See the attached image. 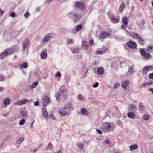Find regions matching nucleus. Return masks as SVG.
Here are the masks:
<instances>
[{"label":"nucleus","instance_id":"f257e3e1","mask_svg":"<svg viewBox=\"0 0 153 153\" xmlns=\"http://www.w3.org/2000/svg\"><path fill=\"white\" fill-rule=\"evenodd\" d=\"M100 129L105 133L112 131L114 129V125L112 123H104L101 126Z\"/></svg>","mask_w":153,"mask_h":153},{"label":"nucleus","instance_id":"f03ea898","mask_svg":"<svg viewBox=\"0 0 153 153\" xmlns=\"http://www.w3.org/2000/svg\"><path fill=\"white\" fill-rule=\"evenodd\" d=\"M67 16L69 18L73 19V22L75 23H77L81 18V15L74 10L68 13Z\"/></svg>","mask_w":153,"mask_h":153},{"label":"nucleus","instance_id":"7ed1b4c3","mask_svg":"<svg viewBox=\"0 0 153 153\" xmlns=\"http://www.w3.org/2000/svg\"><path fill=\"white\" fill-rule=\"evenodd\" d=\"M14 52V50L13 49L7 48L0 54V59H3L7 56L13 53Z\"/></svg>","mask_w":153,"mask_h":153},{"label":"nucleus","instance_id":"20e7f679","mask_svg":"<svg viewBox=\"0 0 153 153\" xmlns=\"http://www.w3.org/2000/svg\"><path fill=\"white\" fill-rule=\"evenodd\" d=\"M74 6L76 8H78L81 10H83L85 8V5L84 3L82 1H79L76 2Z\"/></svg>","mask_w":153,"mask_h":153},{"label":"nucleus","instance_id":"39448f33","mask_svg":"<svg viewBox=\"0 0 153 153\" xmlns=\"http://www.w3.org/2000/svg\"><path fill=\"white\" fill-rule=\"evenodd\" d=\"M43 102V105L44 107H45L47 105L50 103L51 102V100L47 95L45 96L42 98Z\"/></svg>","mask_w":153,"mask_h":153},{"label":"nucleus","instance_id":"423d86ee","mask_svg":"<svg viewBox=\"0 0 153 153\" xmlns=\"http://www.w3.org/2000/svg\"><path fill=\"white\" fill-rule=\"evenodd\" d=\"M140 53L141 55L146 59H148L150 57V54L149 53H146V51L144 49H142L140 50Z\"/></svg>","mask_w":153,"mask_h":153},{"label":"nucleus","instance_id":"0eeeda50","mask_svg":"<svg viewBox=\"0 0 153 153\" xmlns=\"http://www.w3.org/2000/svg\"><path fill=\"white\" fill-rule=\"evenodd\" d=\"M30 42V40L29 39H26L24 41L22 45L23 50V51H25L26 48L29 45Z\"/></svg>","mask_w":153,"mask_h":153},{"label":"nucleus","instance_id":"6e6552de","mask_svg":"<svg viewBox=\"0 0 153 153\" xmlns=\"http://www.w3.org/2000/svg\"><path fill=\"white\" fill-rule=\"evenodd\" d=\"M52 38V36L50 33H48L45 35L44 37V39L42 40L44 42L47 43L48 41L50 40V39Z\"/></svg>","mask_w":153,"mask_h":153},{"label":"nucleus","instance_id":"1a4fd4ad","mask_svg":"<svg viewBox=\"0 0 153 153\" xmlns=\"http://www.w3.org/2000/svg\"><path fill=\"white\" fill-rule=\"evenodd\" d=\"M127 44L129 48L132 49H134L136 47V44L135 42L132 41L128 42Z\"/></svg>","mask_w":153,"mask_h":153},{"label":"nucleus","instance_id":"9d476101","mask_svg":"<svg viewBox=\"0 0 153 153\" xmlns=\"http://www.w3.org/2000/svg\"><path fill=\"white\" fill-rule=\"evenodd\" d=\"M20 113L22 118H27V113L25 109H22L20 111Z\"/></svg>","mask_w":153,"mask_h":153},{"label":"nucleus","instance_id":"9b49d317","mask_svg":"<svg viewBox=\"0 0 153 153\" xmlns=\"http://www.w3.org/2000/svg\"><path fill=\"white\" fill-rule=\"evenodd\" d=\"M111 34L105 31H102L100 34V37L101 38L104 39L110 36Z\"/></svg>","mask_w":153,"mask_h":153},{"label":"nucleus","instance_id":"f8f14e48","mask_svg":"<svg viewBox=\"0 0 153 153\" xmlns=\"http://www.w3.org/2000/svg\"><path fill=\"white\" fill-rule=\"evenodd\" d=\"M137 108L136 106L133 104H130L128 107V110L130 111L133 112L135 111Z\"/></svg>","mask_w":153,"mask_h":153},{"label":"nucleus","instance_id":"ddd939ff","mask_svg":"<svg viewBox=\"0 0 153 153\" xmlns=\"http://www.w3.org/2000/svg\"><path fill=\"white\" fill-rule=\"evenodd\" d=\"M27 99H24L23 100H21L20 101L14 103L15 105H22L25 104L27 102Z\"/></svg>","mask_w":153,"mask_h":153},{"label":"nucleus","instance_id":"4468645a","mask_svg":"<svg viewBox=\"0 0 153 153\" xmlns=\"http://www.w3.org/2000/svg\"><path fill=\"white\" fill-rule=\"evenodd\" d=\"M129 34L130 36L135 39H138L140 36L135 32H129Z\"/></svg>","mask_w":153,"mask_h":153},{"label":"nucleus","instance_id":"2eb2a0df","mask_svg":"<svg viewBox=\"0 0 153 153\" xmlns=\"http://www.w3.org/2000/svg\"><path fill=\"white\" fill-rule=\"evenodd\" d=\"M82 48L83 50H87L88 48V42L86 41H83L82 42Z\"/></svg>","mask_w":153,"mask_h":153},{"label":"nucleus","instance_id":"dca6fc26","mask_svg":"<svg viewBox=\"0 0 153 153\" xmlns=\"http://www.w3.org/2000/svg\"><path fill=\"white\" fill-rule=\"evenodd\" d=\"M47 56V50L46 49L44 50L41 52L40 56L42 59H45Z\"/></svg>","mask_w":153,"mask_h":153},{"label":"nucleus","instance_id":"f3484780","mask_svg":"<svg viewBox=\"0 0 153 153\" xmlns=\"http://www.w3.org/2000/svg\"><path fill=\"white\" fill-rule=\"evenodd\" d=\"M82 72L85 74L84 77H86L88 71V68L87 67L85 64L83 65L82 67Z\"/></svg>","mask_w":153,"mask_h":153},{"label":"nucleus","instance_id":"a211bd4d","mask_svg":"<svg viewBox=\"0 0 153 153\" xmlns=\"http://www.w3.org/2000/svg\"><path fill=\"white\" fill-rule=\"evenodd\" d=\"M82 27V24H79L77 25L76 28L75 30L72 31V32L74 33H76L77 32L79 31Z\"/></svg>","mask_w":153,"mask_h":153},{"label":"nucleus","instance_id":"6ab92c4d","mask_svg":"<svg viewBox=\"0 0 153 153\" xmlns=\"http://www.w3.org/2000/svg\"><path fill=\"white\" fill-rule=\"evenodd\" d=\"M60 92L61 95H62L64 98H66L67 97V92L65 90L61 88L60 90Z\"/></svg>","mask_w":153,"mask_h":153},{"label":"nucleus","instance_id":"aec40b11","mask_svg":"<svg viewBox=\"0 0 153 153\" xmlns=\"http://www.w3.org/2000/svg\"><path fill=\"white\" fill-rule=\"evenodd\" d=\"M104 71V68L102 67H100L98 68L97 70V72L98 74L101 75L103 74Z\"/></svg>","mask_w":153,"mask_h":153},{"label":"nucleus","instance_id":"412c9836","mask_svg":"<svg viewBox=\"0 0 153 153\" xmlns=\"http://www.w3.org/2000/svg\"><path fill=\"white\" fill-rule=\"evenodd\" d=\"M42 115L43 117L45 118L48 117V113L47 112V109L45 107H44V108L42 110Z\"/></svg>","mask_w":153,"mask_h":153},{"label":"nucleus","instance_id":"4be33fe9","mask_svg":"<svg viewBox=\"0 0 153 153\" xmlns=\"http://www.w3.org/2000/svg\"><path fill=\"white\" fill-rule=\"evenodd\" d=\"M153 67L152 66H145L143 69V72L146 73V72L149 71L150 70L153 69Z\"/></svg>","mask_w":153,"mask_h":153},{"label":"nucleus","instance_id":"5701e85b","mask_svg":"<svg viewBox=\"0 0 153 153\" xmlns=\"http://www.w3.org/2000/svg\"><path fill=\"white\" fill-rule=\"evenodd\" d=\"M129 84V81L128 80H126L125 81L122 82V86L123 88L125 90Z\"/></svg>","mask_w":153,"mask_h":153},{"label":"nucleus","instance_id":"b1692460","mask_svg":"<svg viewBox=\"0 0 153 153\" xmlns=\"http://www.w3.org/2000/svg\"><path fill=\"white\" fill-rule=\"evenodd\" d=\"M127 115L129 118L131 119H134L135 117V114L133 112H128Z\"/></svg>","mask_w":153,"mask_h":153},{"label":"nucleus","instance_id":"393cba45","mask_svg":"<svg viewBox=\"0 0 153 153\" xmlns=\"http://www.w3.org/2000/svg\"><path fill=\"white\" fill-rule=\"evenodd\" d=\"M59 112L60 114L63 116H65L68 114L67 111L64 110V109L60 110Z\"/></svg>","mask_w":153,"mask_h":153},{"label":"nucleus","instance_id":"a878e982","mask_svg":"<svg viewBox=\"0 0 153 153\" xmlns=\"http://www.w3.org/2000/svg\"><path fill=\"white\" fill-rule=\"evenodd\" d=\"M38 82L37 81H36L34 82L33 84L30 85L29 88L30 89H33L38 85Z\"/></svg>","mask_w":153,"mask_h":153},{"label":"nucleus","instance_id":"bb28decb","mask_svg":"<svg viewBox=\"0 0 153 153\" xmlns=\"http://www.w3.org/2000/svg\"><path fill=\"white\" fill-rule=\"evenodd\" d=\"M81 113L84 115H88V112L86 109L84 108H82L81 109Z\"/></svg>","mask_w":153,"mask_h":153},{"label":"nucleus","instance_id":"cd10ccee","mask_svg":"<svg viewBox=\"0 0 153 153\" xmlns=\"http://www.w3.org/2000/svg\"><path fill=\"white\" fill-rule=\"evenodd\" d=\"M73 106V105L71 103H69L66 104L64 107V108L65 109H68Z\"/></svg>","mask_w":153,"mask_h":153},{"label":"nucleus","instance_id":"c85d7f7f","mask_svg":"<svg viewBox=\"0 0 153 153\" xmlns=\"http://www.w3.org/2000/svg\"><path fill=\"white\" fill-rule=\"evenodd\" d=\"M138 147V145L137 144H134V145H131L130 146V149L132 151L136 149Z\"/></svg>","mask_w":153,"mask_h":153},{"label":"nucleus","instance_id":"c756f323","mask_svg":"<svg viewBox=\"0 0 153 153\" xmlns=\"http://www.w3.org/2000/svg\"><path fill=\"white\" fill-rule=\"evenodd\" d=\"M125 6L126 5L124 3L120 5L119 8V10L121 13H122L123 12Z\"/></svg>","mask_w":153,"mask_h":153},{"label":"nucleus","instance_id":"7c9ffc66","mask_svg":"<svg viewBox=\"0 0 153 153\" xmlns=\"http://www.w3.org/2000/svg\"><path fill=\"white\" fill-rule=\"evenodd\" d=\"M24 138L21 137L20 138H19L17 140L16 143L17 144H18L19 145L24 140Z\"/></svg>","mask_w":153,"mask_h":153},{"label":"nucleus","instance_id":"2f4dec72","mask_svg":"<svg viewBox=\"0 0 153 153\" xmlns=\"http://www.w3.org/2000/svg\"><path fill=\"white\" fill-rule=\"evenodd\" d=\"M110 18L111 22L113 23H116L118 22H119V19L117 18H111V17H110Z\"/></svg>","mask_w":153,"mask_h":153},{"label":"nucleus","instance_id":"473e14b6","mask_svg":"<svg viewBox=\"0 0 153 153\" xmlns=\"http://www.w3.org/2000/svg\"><path fill=\"white\" fill-rule=\"evenodd\" d=\"M139 108L140 110L142 111L145 109V106L142 103H141L139 104Z\"/></svg>","mask_w":153,"mask_h":153},{"label":"nucleus","instance_id":"72a5a7b5","mask_svg":"<svg viewBox=\"0 0 153 153\" xmlns=\"http://www.w3.org/2000/svg\"><path fill=\"white\" fill-rule=\"evenodd\" d=\"M122 22L125 25H127L128 24L127 21V18L126 17H123L122 19Z\"/></svg>","mask_w":153,"mask_h":153},{"label":"nucleus","instance_id":"f704fd0d","mask_svg":"<svg viewBox=\"0 0 153 153\" xmlns=\"http://www.w3.org/2000/svg\"><path fill=\"white\" fill-rule=\"evenodd\" d=\"M76 146L79 148L82 149L84 146V145L83 143H78L76 144Z\"/></svg>","mask_w":153,"mask_h":153},{"label":"nucleus","instance_id":"c9c22d12","mask_svg":"<svg viewBox=\"0 0 153 153\" xmlns=\"http://www.w3.org/2000/svg\"><path fill=\"white\" fill-rule=\"evenodd\" d=\"M10 101V98H7L5 99L4 101V104L5 105L9 104Z\"/></svg>","mask_w":153,"mask_h":153},{"label":"nucleus","instance_id":"e433bc0d","mask_svg":"<svg viewBox=\"0 0 153 153\" xmlns=\"http://www.w3.org/2000/svg\"><path fill=\"white\" fill-rule=\"evenodd\" d=\"M47 116L48 117H46V119H48L51 118V119L53 120H55V117L52 114L49 115H48Z\"/></svg>","mask_w":153,"mask_h":153},{"label":"nucleus","instance_id":"4c0bfd02","mask_svg":"<svg viewBox=\"0 0 153 153\" xmlns=\"http://www.w3.org/2000/svg\"><path fill=\"white\" fill-rule=\"evenodd\" d=\"M28 64L27 63L25 62L21 64L20 65V67L21 68H26L28 67Z\"/></svg>","mask_w":153,"mask_h":153},{"label":"nucleus","instance_id":"58836bf2","mask_svg":"<svg viewBox=\"0 0 153 153\" xmlns=\"http://www.w3.org/2000/svg\"><path fill=\"white\" fill-rule=\"evenodd\" d=\"M61 94L60 92V90L59 91V92L57 93L55 95V97L58 101H59V98L61 96Z\"/></svg>","mask_w":153,"mask_h":153},{"label":"nucleus","instance_id":"ea45409f","mask_svg":"<svg viewBox=\"0 0 153 153\" xmlns=\"http://www.w3.org/2000/svg\"><path fill=\"white\" fill-rule=\"evenodd\" d=\"M139 39V42L140 44L141 45H143L144 42L143 39L141 36L139 37L138 39Z\"/></svg>","mask_w":153,"mask_h":153},{"label":"nucleus","instance_id":"a19ab883","mask_svg":"<svg viewBox=\"0 0 153 153\" xmlns=\"http://www.w3.org/2000/svg\"><path fill=\"white\" fill-rule=\"evenodd\" d=\"M105 52V51H103L102 50H98L96 51V53L97 54H104Z\"/></svg>","mask_w":153,"mask_h":153},{"label":"nucleus","instance_id":"79ce46f5","mask_svg":"<svg viewBox=\"0 0 153 153\" xmlns=\"http://www.w3.org/2000/svg\"><path fill=\"white\" fill-rule=\"evenodd\" d=\"M133 66H131L129 68L128 72L132 74L133 73Z\"/></svg>","mask_w":153,"mask_h":153},{"label":"nucleus","instance_id":"37998d69","mask_svg":"<svg viewBox=\"0 0 153 153\" xmlns=\"http://www.w3.org/2000/svg\"><path fill=\"white\" fill-rule=\"evenodd\" d=\"M48 149L51 150H53V146L50 143L48 144Z\"/></svg>","mask_w":153,"mask_h":153},{"label":"nucleus","instance_id":"c03bdc74","mask_svg":"<svg viewBox=\"0 0 153 153\" xmlns=\"http://www.w3.org/2000/svg\"><path fill=\"white\" fill-rule=\"evenodd\" d=\"M25 120L24 119H22L19 123V124L20 125H23L25 124Z\"/></svg>","mask_w":153,"mask_h":153},{"label":"nucleus","instance_id":"a18cd8bd","mask_svg":"<svg viewBox=\"0 0 153 153\" xmlns=\"http://www.w3.org/2000/svg\"><path fill=\"white\" fill-rule=\"evenodd\" d=\"M149 117V115L147 114H145L143 116V118L144 120H146L148 119Z\"/></svg>","mask_w":153,"mask_h":153},{"label":"nucleus","instance_id":"49530a36","mask_svg":"<svg viewBox=\"0 0 153 153\" xmlns=\"http://www.w3.org/2000/svg\"><path fill=\"white\" fill-rule=\"evenodd\" d=\"M70 80V77L68 76H67L65 78V80L66 82L67 83L69 82Z\"/></svg>","mask_w":153,"mask_h":153},{"label":"nucleus","instance_id":"de8ad7c7","mask_svg":"<svg viewBox=\"0 0 153 153\" xmlns=\"http://www.w3.org/2000/svg\"><path fill=\"white\" fill-rule=\"evenodd\" d=\"M5 80L4 76L2 74H0V81H4Z\"/></svg>","mask_w":153,"mask_h":153},{"label":"nucleus","instance_id":"09e8293b","mask_svg":"<svg viewBox=\"0 0 153 153\" xmlns=\"http://www.w3.org/2000/svg\"><path fill=\"white\" fill-rule=\"evenodd\" d=\"M152 82H149V83H148L147 82H145L143 84H142L141 85V87H144L147 85V84L150 85L151 84Z\"/></svg>","mask_w":153,"mask_h":153},{"label":"nucleus","instance_id":"8fccbe9b","mask_svg":"<svg viewBox=\"0 0 153 153\" xmlns=\"http://www.w3.org/2000/svg\"><path fill=\"white\" fill-rule=\"evenodd\" d=\"M116 122H117V125L118 126H122V123L121 122V121H120L119 120H117L116 121Z\"/></svg>","mask_w":153,"mask_h":153},{"label":"nucleus","instance_id":"3c124183","mask_svg":"<svg viewBox=\"0 0 153 153\" xmlns=\"http://www.w3.org/2000/svg\"><path fill=\"white\" fill-rule=\"evenodd\" d=\"M78 99L81 101H82V100L84 99L83 98L82 95L81 94H79L78 96Z\"/></svg>","mask_w":153,"mask_h":153},{"label":"nucleus","instance_id":"603ef678","mask_svg":"<svg viewBox=\"0 0 153 153\" xmlns=\"http://www.w3.org/2000/svg\"><path fill=\"white\" fill-rule=\"evenodd\" d=\"M79 48H75L73 50V53H77L79 52Z\"/></svg>","mask_w":153,"mask_h":153},{"label":"nucleus","instance_id":"864d4df0","mask_svg":"<svg viewBox=\"0 0 153 153\" xmlns=\"http://www.w3.org/2000/svg\"><path fill=\"white\" fill-rule=\"evenodd\" d=\"M30 16L29 13L28 11L26 12L24 15V17L25 18H27L28 17Z\"/></svg>","mask_w":153,"mask_h":153},{"label":"nucleus","instance_id":"5fc2aeb1","mask_svg":"<svg viewBox=\"0 0 153 153\" xmlns=\"http://www.w3.org/2000/svg\"><path fill=\"white\" fill-rule=\"evenodd\" d=\"M61 74L60 72L59 71L57 72V73L55 75V76H56V77H58V76L61 77Z\"/></svg>","mask_w":153,"mask_h":153},{"label":"nucleus","instance_id":"6e6d98bb","mask_svg":"<svg viewBox=\"0 0 153 153\" xmlns=\"http://www.w3.org/2000/svg\"><path fill=\"white\" fill-rule=\"evenodd\" d=\"M120 86V84L118 83H116L114 85V88H117Z\"/></svg>","mask_w":153,"mask_h":153},{"label":"nucleus","instance_id":"4d7b16f0","mask_svg":"<svg viewBox=\"0 0 153 153\" xmlns=\"http://www.w3.org/2000/svg\"><path fill=\"white\" fill-rule=\"evenodd\" d=\"M10 16L11 17H15V12H12L10 14Z\"/></svg>","mask_w":153,"mask_h":153},{"label":"nucleus","instance_id":"13d9d810","mask_svg":"<svg viewBox=\"0 0 153 153\" xmlns=\"http://www.w3.org/2000/svg\"><path fill=\"white\" fill-rule=\"evenodd\" d=\"M128 26V25H125L124 24V25H122L121 26V28L122 29H125L126 27Z\"/></svg>","mask_w":153,"mask_h":153},{"label":"nucleus","instance_id":"bf43d9fd","mask_svg":"<svg viewBox=\"0 0 153 153\" xmlns=\"http://www.w3.org/2000/svg\"><path fill=\"white\" fill-rule=\"evenodd\" d=\"M97 131L98 133L100 134H102V132L103 131H101L99 129H97Z\"/></svg>","mask_w":153,"mask_h":153},{"label":"nucleus","instance_id":"052dcab7","mask_svg":"<svg viewBox=\"0 0 153 153\" xmlns=\"http://www.w3.org/2000/svg\"><path fill=\"white\" fill-rule=\"evenodd\" d=\"M149 77L150 79L153 78V73L150 74L149 75Z\"/></svg>","mask_w":153,"mask_h":153},{"label":"nucleus","instance_id":"680f3d73","mask_svg":"<svg viewBox=\"0 0 153 153\" xmlns=\"http://www.w3.org/2000/svg\"><path fill=\"white\" fill-rule=\"evenodd\" d=\"M99 84L97 82H96L95 84L93 85V87L94 88L97 87L98 86Z\"/></svg>","mask_w":153,"mask_h":153},{"label":"nucleus","instance_id":"e2e57ef3","mask_svg":"<svg viewBox=\"0 0 153 153\" xmlns=\"http://www.w3.org/2000/svg\"><path fill=\"white\" fill-rule=\"evenodd\" d=\"M140 23L141 24L143 25L145 23V20L144 19H142L140 21Z\"/></svg>","mask_w":153,"mask_h":153},{"label":"nucleus","instance_id":"0e129e2a","mask_svg":"<svg viewBox=\"0 0 153 153\" xmlns=\"http://www.w3.org/2000/svg\"><path fill=\"white\" fill-rule=\"evenodd\" d=\"M153 48L152 47V46H149L147 48V49L146 50L148 51H150L151 49H153Z\"/></svg>","mask_w":153,"mask_h":153},{"label":"nucleus","instance_id":"69168bd1","mask_svg":"<svg viewBox=\"0 0 153 153\" xmlns=\"http://www.w3.org/2000/svg\"><path fill=\"white\" fill-rule=\"evenodd\" d=\"M73 43V41L71 39H70L68 41V44L72 43Z\"/></svg>","mask_w":153,"mask_h":153},{"label":"nucleus","instance_id":"338daca9","mask_svg":"<svg viewBox=\"0 0 153 153\" xmlns=\"http://www.w3.org/2000/svg\"><path fill=\"white\" fill-rule=\"evenodd\" d=\"M43 145V143H39L38 144V146L39 148H40V147H42Z\"/></svg>","mask_w":153,"mask_h":153},{"label":"nucleus","instance_id":"774afa93","mask_svg":"<svg viewBox=\"0 0 153 153\" xmlns=\"http://www.w3.org/2000/svg\"><path fill=\"white\" fill-rule=\"evenodd\" d=\"M39 103L38 101H36L34 102V105L36 106H38L39 105Z\"/></svg>","mask_w":153,"mask_h":153}]
</instances>
